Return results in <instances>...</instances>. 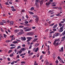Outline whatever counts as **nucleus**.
I'll list each match as a JSON object with an SVG mask.
<instances>
[{
	"label": "nucleus",
	"mask_w": 65,
	"mask_h": 65,
	"mask_svg": "<svg viewBox=\"0 0 65 65\" xmlns=\"http://www.w3.org/2000/svg\"><path fill=\"white\" fill-rule=\"evenodd\" d=\"M39 48L38 47H37L36 50L35 51V52H37L38 51V49Z\"/></svg>",
	"instance_id": "obj_24"
},
{
	"label": "nucleus",
	"mask_w": 65,
	"mask_h": 65,
	"mask_svg": "<svg viewBox=\"0 0 65 65\" xmlns=\"http://www.w3.org/2000/svg\"><path fill=\"white\" fill-rule=\"evenodd\" d=\"M23 29H24V30H25V32L29 31H30V30H32L31 28H29V27H24L23 28Z\"/></svg>",
	"instance_id": "obj_1"
},
{
	"label": "nucleus",
	"mask_w": 65,
	"mask_h": 65,
	"mask_svg": "<svg viewBox=\"0 0 65 65\" xmlns=\"http://www.w3.org/2000/svg\"><path fill=\"white\" fill-rule=\"evenodd\" d=\"M27 34L28 35H33L34 34L32 32H30L27 33Z\"/></svg>",
	"instance_id": "obj_5"
},
{
	"label": "nucleus",
	"mask_w": 65,
	"mask_h": 65,
	"mask_svg": "<svg viewBox=\"0 0 65 65\" xmlns=\"http://www.w3.org/2000/svg\"><path fill=\"white\" fill-rule=\"evenodd\" d=\"M12 41H11V40H8V42H11Z\"/></svg>",
	"instance_id": "obj_60"
},
{
	"label": "nucleus",
	"mask_w": 65,
	"mask_h": 65,
	"mask_svg": "<svg viewBox=\"0 0 65 65\" xmlns=\"http://www.w3.org/2000/svg\"><path fill=\"white\" fill-rule=\"evenodd\" d=\"M34 64L35 65H38V63H36V61H35L34 63Z\"/></svg>",
	"instance_id": "obj_32"
},
{
	"label": "nucleus",
	"mask_w": 65,
	"mask_h": 65,
	"mask_svg": "<svg viewBox=\"0 0 65 65\" xmlns=\"http://www.w3.org/2000/svg\"><path fill=\"white\" fill-rule=\"evenodd\" d=\"M12 11H16V9H12Z\"/></svg>",
	"instance_id": "obj_34"
},
{
	"label": "nucleus",
	"mask_w": 65,
	"mask_h": 65,
	"mask_svg": "<svg viewBox=\"0 0 65 65\" xmlns=\"http://www.w3.org/2000/svg\"><path fill=\"white\" fill-rule=\"evenodd\" d=\"M7 59L9 61H10V58H7Z\"/></svg>",
	"instance_id": "obj_58"
},
{
	"label": "nucleus",
	"mask_w": 65,
	"mask_h": 65,
	"mask_svg": "<svg viewBox=\"0 0 65 65\" xmlns=\"http://www.w3.org/2000/svg\"><path fill=\"white\" fill-rule=\"evenodd\" d=\"M24 26H22V25H20L19 26V27H20V28H23L24 27Z\"/></svg>",
	"instance_id": "obj_50"
},
{
	"label": "nucleus",
	"mask_w": 65,
	"mask_h": 65,
	"mask_svg": "<svg viewBox=\"0 0 65 65\" xmlns=\"http://www.w3.org/2000/svg\"><path fill=\"white\" fill-rule=\"evenodd\" d=\"M59 14H60V13H59L58 14H56V15L57 16V17H59Z\"/></svg>",
	"instance_id": "obj_49"
},
{
	"label": "nucleus",
	"mask_w": 65,
	"mask_h": 65,
	"mask_svg": "<svg viewBox=\"0 0 65 65\" xmlns=\"http://www.w3.org/2000/svg\"><path fill=\"white\" fill-rule=\"evenodd\" d=\"M5 4L6 5H9V4L7 2H6L5 3Z\"/></svg>",
	"instance_id": "obj_26"
},
{
	"label": "nucleus",
	"mask_w": 65,
	"mask_h": 65,
	"mask_svg": "<svg viewBox=\"0 0 65 65\" xmlns=\"http://www.w3.org/2000/svg\"><path fill=\"white\" fill-rule=\"evenodd\" d=\"M58 32H62V31H63V30L60 29H58Z\"/></svg>",
	"instance_id": "obj_14"
},
{
	"label": "nucleus",
	"mask_w": 65,
	"mask_h": 65,
	"mask_svg": "<svg viewBox=\"0 0 65 65\" xmlns=\"http://www.w3.org/2000/svg\"><path fill=\"white\" fill-rule=\"evenodd\" d=\"M21 50L23 51H25L26 50V48H23L21 49Z\"/></svg>",
	"instance_id": "obj_31"
},
{
	"label": "nucleus",
	"mask_w": 65,
	"mask_h": 65,
	"mask_svg": "<svg viewBox=\"0 0 65 65\" xmlns=\"http://www.w3.org/2000/svg\"><path fill=\"white\" fill-rule=\"evenodd\" d=\"M15 39V38H13V37L11 39V41H12V40H14Z\"/></svg>",
	"instance_id": "obj_40"
},
{
	"label": "nucleus",
	"mask_w": 65,
	"mask_h": 65,
	"mask_svg": "<svg viewBox=\"0 0 65 65\" xmlns=\"http://www.w3.org/2000/svg\"><path fill=\"white\" fill-rule=\"evenodd\" d=\"M35 0L36 1L35 4H38V2L40 1L39 0Z\"/></svg>",
	"instance_id": "obj_16"
},
{
	"label": "nucleus",
	"mask_w": 65,
	"mask_h": 65,
	"mask_svg": "<svg viewBox=\"0 0 65 65\" xmlns=\"http://www.w3.org/2000/svg\"><path fill=\"white\" fill-rule=\"evenodd\" d=\"M7 23H9V22H10V21H9V20H7Z\"/></svg>",
	"instance_id": "obj_64"
},
{
	"label": "nucleus",
	"mask_w": 65,
	"mask_h": 65,
	"mask_svg": "<svg viewBox=\"0 0 65 65\" xmlns=\"http://www.w3.org/2000/svg\"><path fill=\"white\" fill-rule=\"evenodd\" d=\"M61 50L62 51V52H63V47H62L61 48Z\"/></svg>",
	"instance_id": "obj_45"
},
{
	"label": "nucleus",
	"mask_w": 65,
	"mask_h": 65,
	"mask_svg": "<svg viewBox=\"0 0 65 65\" xmlns=\"http://www.w3.org/2000/svg\"><path fill=\"white\" fill-rule=\"evenodd\" d=\"M20 32H21V33H22V34L24 33V31H23V29H20Z\"/></svg>",
	"instance_id": "obj_22"
},
{
	"label": "nucleus",
	"mask_w": 65,
	"mask_h": 65,
	"mask_svg": "<svg viewBox=\"0 0 65 65\" xmlns=\"http://www.w3.org/2000/svg\"><path fill=\"white\" fill-rule=\"evenodd\" d=\"M23 40H26V38H25V37H24L23 38Z\"/></svg>",
	"instance_id": "obj_54"
},
{
	"label": "nucleus",
	"mask_w": 65,
	"mask_h": 65,
	"mask_svg": "<svg viewBox=\"0 0 65 65\" xmlns=\"http://www.w3.org/2000/svg\"><path fill=\"white\" fill-rule=\"evenodd\" d=\"M13 21H11L10 23V25L12 26L13 25Z\"/></svg>",
	"instance_id": "obj_11"
},
{
	"label": "nucleus",
	"mask_w": 65,
	"mask_h": 65,
	"mask_svg": "<svg viewBox=\"0 0 65 65\" xmlns=\"http://www.w3.org/2000/svg\"><path fill=\"white\" fill-rule=\"evenodd\" d=\"M54 24H55V23H53L52 24L50 25V26H53V25H54Z\"/></svg>",
	"instance_id": "obj_52"
},
{
	"label": "nucleus",
	"mask_w": 65,
	"mask_h": 65,
	"mask_svg": "<svg viewBox=\"0 0 65 65\" xmlns=\"http://www.w3.org/2000/svg\"><path fill=\"white\" fill-rule=\"evenodd\" d=\"M11 65H13V64H14V61L12 62L11 63Z\"/></svg>",
	"instance_id": "obj_61"
},
{
	"label": "nucleus",
	"mask_w": 65,
	"mask_h": 65,
	"mask_svg": "<svg viewBox=\"0 0 65 65\" xmlns=\"http://www.w3.org/2000/svg\"><path fill=\"white\" fill-rule=\"evenodd\" d=\"M27 39H28L27 40V42H28V41H29L31 40V39H32L33 38L31 37H27L26 38Z\"/></svg>",
	"instance_id": "obj_2"
},
{
	"label": "nucleus",
	"mask_w": 65,
	"mask_h": 65,
	"mask_svg": "<svg viewBox=\"0 0 65 65\" xmlns=\"http://www.w3.org/2000/svg\"><path fill=\"white\" fill-rule=\"evenodd\" d=\"M42 53H43V54H46V53H45V52H44V51H42Z\"/></svg>",
	"instance_id": "obj_55"
},
{
	"label": "nucleus",
	"mask_w": 65,
	"mask_h": 65,
	"mask_svg": "<svg viewBox=\"0 0 65 65\" xmlns=\"http://www.w3.org/2000/svg\"><path fill=\"white\" fill-rule=\"evenodd\" d=\"M45 62L46 63V64L47 65H48V64H49V62H48L47 60V59L45 61Z\"/></svg>",
	"instance_id": "obj_10"
},
{
	"label": "nucleus",
	"mask_w": 65,
	"mask_h": 65,
	"mask_svg": "<svg viewBox=\"0 0 65 65\" xmlns=\"http://www.w3.org/2000/svg\"><path fill=\"white\" fill-rule=\"evenodd\" d=\"M0 24L1 25H3V23H2V22H1L0 23Z\"/></svg>",
	"instance_id": "obj_53"
},
{
	"label": "nucleus",
	"mask_w": 65,
	"mask_h": 65,
	"mask_svg": "<svg viewBox=\"0 0 65 65\" xmlns=\"http://www.w3.org/2000/svg\"><path fill=\"white\" fill-rule=\"evenodd\" d=\"M13 43H14V44H16L17 43H18V42L17 41H14L13 42Z\"/></svg>",
	"instance_id": "obj_21"
},
{
	"label": "nucleus",
	"mask_w": 65,
	"mask_h": 65,
	"mask_svg": "<svg viewBox=\"0 0 65 65\" xmlns=\"http://www.w3.org/2000/svg\"><path fill=\"white\" fill-rule=\"evenodd\" d=\"M15 1L17 2H20V0H16Z\"/></svg>",
	"instance_id": "obj_51"
},
{
	"label": "nucleus",
	"mask_w": 65,
	"mask_h": 65,
	"mask_svg": "<svg viewBox=\"0 0 65 65\" xmlns=\"http://www.w3.org/2000/svg\"><path fill=\"white\" fill-rule=\"evenodd\" d=\"M42 58H43V55H42L40 56V60H41V59H42Z\"/></svg>",
	"instance_id": "obj_25"
},
{
	"label": "nucleus",
	"mask_w": 65,
	"mask_h": 65,
	"mask_svg": "<svg viewBox=\"0 0 65 65\" xmlns=\"http://www.w3.org/2000/svg\"><path fill=\"white\" fill-rule=\"evenodd\" d=\"M61 39H62L61 41H64V40H65V35L64 37H63L61 38Z\"/></svg>",
	"instance_id": "obj_7"
},
{
	"label": "nucleus",
	"mask_w": 65,
	"mask_h": 65,
	"mask_svg": "<svg viewBox=\"0 0 65 65\" xmlns=\"http://www.w3.org/2000/svg\"><path fill=\"white\" fill-rule=\"evenodd\" d=\"M21 47L20 46H18L17 48V49H19V48H20Z\"/></svg>",
	"instance_id": "obj_35"
},
{
	"label": "nucleus",
	"mask_w": 65,
	"mask_h": 65,
	"mask_svg": "<svg viewBox=\"0 0 65 65\" xmlns=\"http://www.w3.org/2000/svg\"><path fill=\"white\" fill-rule=\"evenodd\" d=\"M2 22L3 23H6V21H5L4 20H3Z\"/></svg>",
	"instance_id": "obj_36"
},
{
	"label": "nucleus",
	"mask_w": 65,
	"mask_h": 65,
	"mask_svg": "<svg viewBox=\"0 0 65 65\" xmlns=\"http://www.w3.org/2000/svg\"><path fill=\"white\" fill-rule=\"evenodd\" d=\"M64 24H62L60 23H59V26H60V27H61V26H62L63 25H64Z\"/></svg>",
	"instance_id": "obj_19"
},
{
	"label": "nucleus",
	"mask_w": 65,
	"mask_h": 65,
	"mask_svg": "<svg viewBox=\"0 0 65 65\" xmlns=\"http://www.w3.org/2000/svg\"><path fill=\"white\" fill-rule=\"evenodd\" d=\"M44 1L43 0H41L40 2V5H42Z\"/></svg>",
	"instance_id": "obj_8"
},
{
	"label": "nucleus",
	"mask_w": 65,
	"mask_h": 65,
	"mask_svg": "<svg viewBox=\"0 0 65 65\" xmlns=\"http://www.w3.org/2000/svg\"><path fill=\"white\" fill-rule=\"evenodd\" d=\"M21 34H23V32H22L21 33V32H19L18 33V35H21Z\"/></svg>",
	"instance_id": "obj_30"
},
{
	"label": "nucleus",
	"mask_w": 65,
	"mask_h": 65,
	"mask_svg": "<svg viewBox=\"0 0 65 65\" xmlns=\"http://www.w3.org/2000/svg\"><path fill=\"white\" fill-rule=\"evenodd\" d=\"M64 22L63 21H61L60 22V23H61V24H62V23H64Z\"/></svg>",
	"instance_id": "obj_56"
},
{
	"label": "nucleus",
	"mask_w": 65,
	"mask_h": 65,
	"mask_svg": "<svg viewBox=\"0 0 65 65\" xmlns=\"http://www.w3.org/2000/svg\"><path fill=\"white\" fill-rule=\"evenodd\" d=\"M24 23L25 24H28V23H29V22L27 21H26L24 22Z\"/></svg>",
	"instance_id": "obj_43"
},
{
	"label": "nucleus",
	"mask_w": 65,
	"mask_h": 65,
	"mask_svg": "<svg viewBox=\"0 0 65 65\" xmlns=\"http://www.w3.org/2000/svg\"><path fill=\"white\" fill-rule=\"evenodd\" d=\"M64 25H65V24H64V25L62 26V27L60 28V29H63V28H64Z\"/></svg>",
	"instance_id": "obj_18"
},
{
	"label": "nucleus",
	"mask_w": 65,
	"mask_h": 65,
	"mask_svg": "<svg viewBox=\"0 0 65 65\" xmlns=\"http://www.w3.org/2000/svg\"><path fill=\"white\" fill-rule=\"evenodd\" d=\"M58 9H60V11H61V10L62 9V7H60L58 8Z\"/></svg>",
	"instance_id": "obj_41"
},
{
	"label": "nucleus",
	"mask_w": 65,
	"mask_h": 65,
	"mask_svg": "<svg viewBox=\"0 0 65 65\" xmlns=\"http://www.w3.org/2000/svg\"><path fill=\"white\" fill-rule=\"evenodd\" d=\"M57 58L58 59H59V60L61 59V58L59 57V56H58L57 57Z\"/></svg>",
	"instance_id": "obj_63"
},
{
	"label": "nucleus",
	"mask_w": 65,
	"mask_h": 65,
	"mask_svg": "<svg viewBox=\"0 0 65 65\" xmlns=\"http://www.w3.org/2000/svg\"><path fill=\"white\" fill-rule=\"evenodd\" d=\"M16 40L17 41H18V42H20V41H21L20 40H19V39H16Z\"/></svg>",
	"instance_id": "obj_62"
},
{
	"label": "nucleus",
	"mask_w": 65,
	"mask_h": 65,
	"mask_svg": "<svg viewBox=\"0 0 65 65\" xmlns=\"http://www.w3.org/2000/svg\"><path fill=\"white\" fill-rule=\"evenodd\" d=\"M11 52H12V50H9L8 52V54H10V53Z\"/></svg>",
	"instance_id": "obj_39"
},
{
	"label": "nucleus",
	"mask_w": 65,
	"mask_h": 65,
	"mask_svg": "<svg viewBox=\"0 0 65 65\" xmlns=\"http://www.w3.org/2000/svg\"><path fill=\"white\" fill-rule=\"evenodd\" d=\"M57 3H56V2H54V3L53 4H54V5H53V6H56V4H57Z\"/></svg>",
	"instance_id": "obj_15"
},
{
	"label": "nucleus",
	"mask_w": 65,
	"mask_h": 65,
	"mask_svg": "<svg viewBox=\"0 0 65 65\" xmlns=\"http://www.w3.org/2000/svg\"><path fill=\"white\" fill-rule=\"evenodd\" d=\"M37 40H38L37 39H36L34 40H33V41L34 42H35V41H36Z\"/></svg>",
	"instance_id": "obj_29"
},
{
	"label": "nucleus",
	"mask_w": 65,
	"mask_h": 65,
	"mask_svg": "<svg viewBox=\"0 0 65 65\" xmlns=\"http://www.w3.org/2000/svg\"><path fill=\"white\" fill-rule=\"evenodd\" d=\"M32 45H30L29 47V49H30V48H31L32 47Z\"/></svg>",
	"instance_id": "obj_57"
},
{
	"label": "nucleus",
	"mask_w": 65,
	"mask_h": 65,
	"mask_svg": "<svg viewBox=\"0 0 65 65\" xmlns=\"http://www.w3.org/2000/svg\"><path fill=\"white\" fill-rule=\"evenodd\" d=\"M21 64H25L26 62L25 61H22L21 62Z\"/></svg>",
	"instance_id": "obj_37"
},
{
	"label": "nucleus",
	"mask_w": 65,
	"mask_h": 65,
	"mask_svg": "<svg viewBox=\"0 0 65 65\" xmlns=\"http://www.w3.org/2000/svg\"><path fill=\"white\" fill-rule=\"evenodd\" d=\"M19 30L15 29V33H17V32H19Z\"/></svg>",
	"instance_id": "obj_28"
},
{
	"label": "nucleus",
	"mask_w": 65,
	"mask_h": 65,
	"mask_svg": "<svg viewBox=\"0 0 65 65\" xmlns=\"http://www.w3.org/2000/svg\"><path fill=\"white\" fill-rule=\"evenodd\" d=\"M28 12L30 14H34V13L32 12L29 11Z\"/></svg>",
	"instance_id": "obj_20"
},
{
	"label": "nucleus",
	"mask_w": 65,
	"mask_h": 65,
	"mask_svg": "<svg viewBox=\"0 0 65 65\" xmlns=\"http://www.w3.org/2000/svg\"><path fill=\"white\" fill-rule=\"evenodd\" d=\"M15 46H14V47H11L10 48V49H13V48H15Z\"/></svg>",
	"instance_id": "obj_33"
},
{
	"label": "nucleus",
	"mask_w": 65,
	"mask_h": 65,
	"mask_svg": "<svg viewBox=\"0 0 65 65\" xmlns=\"http://www.w3.org/2000/svg\"><path fill=\"white\" fill-rule=\"evenodd\" d=\"M4 37L5 38H6V37L7 36V35L4 34Z\"/></svg>",
	"instance_id": "obj_48"
},
{
	"label": "nucleus",
	"mask_w": 65,
	"mask_h": 65,
	"mask_svg": "<svg viewBox=\"0 0 65 65\" xmlns=\"http://www.w3.org/2000/svg\"><path fill=\"white\" fill-rule=\"evenodd\" d=\"M10 46H14V45L13 44H11L10 45Z\"/></svg>",
	"instance_id": "obj_46"
},
{
	"label": "nucleus",
	"mask_w": 65,
	"mask_h": 65,
	"mask_svg": "<svg viewBox=\"0 0 65 65\" xmlns=\"http://www.w3.org/2000/svg\"><path fill=\"white\" fill-rule=\"evenodd\" d=\"M22 52V50H20L19 52V54H21Z\"/></svg>",
	"instance_id": "obj_47"
},
{
	"label": "nucleus",
	"mask_w": 65,
	"mask_h": 65,
	"mask_svg": "<svg viewBox=\"0 0 65 65\" xmlns=\"http://www.w3.org/2000/svg\"><path fill=\"white\" fill-rule=\"evenodd\" d=\"M32 17H33V18H36L37 17V15H32Z\"/></svg>",
	"instance_id": "obj_13"
},
{
	"label": "nucleus",
	"mask_w": 65,
	"mask_h": 65,
	"mask_svg": "<svg viewBox=\"0 0 65 65\" xmlns=\"http://www.w3.org/2000/svg\"><path fill=\"white\" fill-rule=\"evenodd\" d=\"M61 62H62V63H65V62H64V61H63V60L62 59H61L60 60Z\"/></svg>",
	"instance_id": "obj_42"
},
{
	"label": "nucleus",
	"mask_w": 65,
	"mask_h": 65,
	"mask_svg": "<svg viewBox=\"0 0 65 65\" xmlns=\"http://www.w3.org/2000/svg\"><path fill=\"white\" fill-rule=\"evenodd\" d=\"M55 41L56 42H57V41H60V40L59 39H58L56 40H55Z\"/></svg>",
	"instance_id": "obj_23"
},
{
	"label": "nucleus",
	"mask_w": 65,
	"mask_h": 65,
	"mask_svg": "<svg viewBox=\"0 0 65 65\" xmlns=\"http://www.w3.org/2000/svg\"><path fill=\"white\" fill-rule=\"evenodd\" d=\"M34 9V7H32L31 8H30V10L32 11V10H33Z\"/></svg>",
	"instance_id": "obj_27"
},
{
	"label": "nucleus",
	"mask_w": 65,
	"mask_h": 65,
	"mask_svg": "<svg viewBox=\"0 0 65 65\" xmlns=\"http://www.w3.org/2000/svg\"><path fill=\"white\" fill-rule=\"evenodd\" d=\"M36 18L35 19L36 22L37 23L39 21V18H38V16H37V17H36Z\"/></svg>",
	"instance_id": "obj_4"
},
{
	"label": "nucleus",
	"mask_w": 65,
	"mask_h": 65,
	"mask_svg": "<svg viewBox=\"0 0 65 65\" xmlns=\"http://www.w3.org/2000/svg\"><path fill=\"white\" fill-rule=\"evenodd\" d=\"M56 42L55 41H54L53 43V45H55L56 46H57V43H56Z\"/></svg>",
	"instance_id": "obj_17"
},
{
	"label": "nucleus",
	"mask_w": 65,
	"mask_h": 65,
	"mask_svg": "<svg viewBox=\"0 0 65 65\" xmlns=\"http://www.w3.org/2000/svg\"><path fill=\"white\" fill-rule=\"evenodd\" d=\"M9 56L10 57H13V54L12 53L11 54H10L9 55Z\"/></svg>",
	"instance_id": "obj_38"
},
{
	"label": "nucleus",
	"mask_w": 65,
	"mask_h": 65,
	"mask_svg": "<svg viewBox=\"0 0 65 65\" xmlns=\"http://www.w3.org/2000/svg\"><path fill=\"white\" fill-rule=\"evenodd\" d=\"M25 11V10H22L21 11V12H24Z\"/></svg>",
	"instance_id": "obj_44"
},
{
	"label": "nucleus",
	"mask_w": 65,
	"mask_h": 65,
	"mask_svg": "<svg viewBox=\"0 0 65 65\" xmlns=\"http://www.w3.org/2000/svg\"><path fill=\"white\" fill-rule=\"evenodd\" d=\"M58 26V24H56L53 27V29L54 28H56V27L57 26Z\"/></svg>",
	"instance_id": "obj_9"
},
{
	"label": "nucleus",
	"mask_w": 65,
	"mask_h": 65,
	"mask_svg": "<svg viewBox=\"0 0 65 65\" xmlns=\"http://www.w3.org/2000/svg\"><path fill=\"white\" fill-rule=\"evenodd\" d=\"M61 42L57 41V42L56 43V46H58L59 45H60V44H61Z\"/></svg>",
	"instance_id": "obj_6"
},
{
	"label": "nucleus",
	"mask_w": 65,
	"mask_h": 65,
	"mask_svg": "<svg viewBox=\"0 0 65 65\" xmlns=\"http://www.w3.org/2000/svg\"><path fill=\"white\" fill-rule=\"evenodd\" d=\"M56 37H57V36H58L60 35V34L58 32H57L56 33H55L54 34V35Z\"/></svg>",
	"instance_id": "obj_3"
},
{
	"label": "nucleus",
	"mask_w": 65,
	"mask_h": 65,
	"mask_svg": "<svg viewBox=\"0 0 65 65\" xmlns=\"http://www.w3.org/2000/svg\"><path fill=\"white\" fill-rule=\"evenodd\" d=\"M48 55H50V51H48Z\"/></svg>",
	"instance_id": "obj_59"
},
{
	"label": "nucleus",
	"mask_w": 65,
	"mask_h": 65,
	"mask_svg": "<svg viewBox=\"0 0 65 65\" xmlns=\"http://www.w3.org/2000/svg\"><path fill=\"white\" fill-rule=\"evenodd\" d=\"M35 4L36 5V7L38 8H39V4Z\"/></svg>",
	"instance_id": "obj_12"
}]
</instances>
